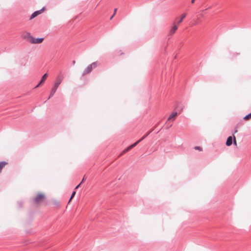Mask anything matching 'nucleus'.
Here are the masks:
<instances>
[{
    "label": "nucleus",
    "mask_w": 251,
    "mask_h": 251,
    "mask_svg": "<svg viewBox=\"0 0 251 251\" xmlns=\"http://www.w3.org/2000/svg\"><path fill=\"white\" fill-rule=\"evenodd\" d=\"M81 183H80L79 184H78L77 186H76L75 187V189H77V188L80 186V185H81Z\"/></svg>",
    "instance_id": "23"
},
{
    "label": "nucleus",
    "mask_w": 251,
    "mask_h": 251,
    "mask_svg": "<svg viewBox=\"0 0 251 251\" xmlns=\"http://www.w3.org/2000/svg\"><path fill=\"white\" fill-rule=\"evenodd\" d=\"M140 142V140H138V141L136 142L134 144H133L129 146V148L130 149V150L131 149H132L133 148H134V147H135Z\"/></svg>",
    "instance_id": "13"
},
{
    "label": "nucleus",
    "mask_w": 251,
    "mask_h": 251,
    "mask_svg": "<svg viewBox=\"0 0 251 251\" xmlns=\"http://www.w3.org/2000/svg\"><path fill=\"white\" fill-rule=\"evenodd\" d=\"M233 144L235 146H237V145L236 137L234 136H233Z\"/></svg>",
    "instance_id": "19"
},
{
    "label": "nucleus",
    "mask_w": 251,
    "mask_h": 251,
    "mask_svg": "<svg viewBox=\"0 0 251 251\" xmlns=\"http://www.w3.org/2000/svg\"><path fill=\"white\" fill-rule=\"evenodd\" d=\"M58 87H56V86H54L53 88L52 89L51 92H50V96L49 97V99L52 97L54 94L55 93Z\"/></svg>",
    "instance_id": "11"
},
{
    "label": "nucleus",
    "mask_w": 251,
    "mask_h": 251,
    "mask_svg": "<svg viewBox=\"0 0 251 251\" xmlns=\"http://www.w3.org/2000/svg\"><path fill=\"white\" fill-rule=\"evenodd\" d=\"M177 112H173L170 115V116L168 117L167 121L172 120L173 121L175 120L176 116H177Z\"/></svg>",
    "instance_id": "7"
},
{
    "label": "nucleus",
    "mask_w": 251,
    "mask_h": 251,
    "mask_svg": "<svg viewBox=\"0 0 251 251\" xmlns=\"http://www.w3.org/2000/svg\"><path fill=\"white\" fill-rule=\"evenodd\" d=\"M195 0H191V3L193 4L195 2Z\"/></svg>",
    "instance_id": "26"
},
{
    "label": "nucleus",
    "mask_w": 251,
    "mask_h": 251,
    "mask_svg": "<svg viewBox=\"0 0 251 251\" xmlns=\"http://www.w3.org/2000/svg\"><path fill=\"white\" fill-rule=\"evenodd\" d=\"M97 66V62H93L91 64H90L89 66H88L86 69L85 70L83 75H86L87 74L89 73L93 68H95Z\"/></svg>",
    "instance_id": "3"
},
{
    "label": "nucleus",
    "mask_w": 251,
    "mask_h": 251,
    "mask_svg": "<svg viewBox=\"0 0 251 251\" xmlns=\"http://www.w3.org/2000/svg\"><path fill=\"white\" fill-rule=\"evenodd\" d=\"M186 15H187V14L186 13L182 14L181 15V18H180V20L179 21H178L177 22H175L178 25H179L181 22H182L183 19L185 18Z\"/></svg>",
    "instance_id": "9"
},
{
    "label": "nucleus",
    "mask_w": 251,
    "mask_h": 251,
    "mask_svg": "<svg viewBox=\"0 0 251 251\" xmlns=\"http://www.w3.org/2000/svg\"><path fill=\"white\" fill-rule=\"evenodd\" d=\"M140 142V140H138V141L136 142L134 144H133L129 146V148L130 149V150L131 149H132L133 148H134V147H135Z\"/></svg>",
    "instance_id": "14"
},
{
    "label": "nucleus",
    "mask_w": 251,
    "mask_h": 251,
    "mask_svg": "<svg viewBox=\"0 0 251 251\" xmlns=\"http://www.w3.org/2000/svg\"><path fill=\"white\" fill-rule=\"evenodd\" d=\"M85 176H84L81 182H80L81 183H82L85 180Z\"/></svg>",
    "instance_id": "24"
},
{
    "label": "nucleus",
    "mask_w": 251,
    "mask_h": 251,
    "mask_svg": "<svg viewBox=\"0 0 251 251\" xmlns=\"http://www.w3.org/2000/svg\"><path fill=\"white\" fill-rule=\"evenodd\" d=\"M173 25V26L169 31V35H173L176 32L178 26L176 22H174Z\"/></svg>",
    "instance_id": "5"
},
{
    "label": "nucleus",
    "mask_w": 251,
    "mask_h": 251,
    "mask_svg": "<svg viewBox=\"0 0 251 251\" xmlns=\"http://www.w3.org/2000/svg\"><path fill=\"white\" fill-rule=\"evenodd\" d=\"M45 199V195L43 193H38L34 198V201L36 203H39Z\"/></svg>",
    "instance_id": "2"
},
{
    "label": "nucleus",
    "mask_w": 251,
    "mask_h": 251,
    "mask_svg": "<svg viewBox=\"0 0 251 251\" xmlns=\"http://www.w3.org/2000/svg\"><path fill=\"white\" fill-rule=\"evenodd\" d=\"M26 38L28 41L31 44H40L44 41L43 38H35L30 35L29 33H26Z\"/></svg>",
    "instance_id": "1"
},
{
    "label": "nucleus",
    "mask_w": 251,
    "mask_h": 251,
    "mask_svg": "<svg viewBox=\"0 0 251 251\" xmlns=\"http://www.w3.org/2000/svg\"><path fill=\"white\" fill-rule=\"evenodd\" d=\"M153 130V129H152L151 131H150L149 133H148L147 134H146V135H145L146 136H147L151 132H152Z\"/></svg>",
    "instance_id": "25"
},
{
    "label": "nucleus",
    "mask_w": 251,
    "mask_h": 251,
    "mask_svg": "<svg viewBox=\"0 0 251 251\" xmlns=\"http://www.w3.org/2000/svg\"><path fill=\"white\" fill-rule=\"evenodd\" d=\"M251 118V113H250L249 114L245 116L244 117V119L246 121H248L249 120V119H250Z\"/></svg>",
    "instance_id": "16"
},
{
    "label": "nucleus",
    "mask_w": 251,
    "mask_h": 251,
    "mask_svg": "<svg viewBox=\"0 0 251 251\" xmlns=\"http://www.w3.org/2000/svg\"><path fill=\"white\" fill-rule=\"evenodd\" d=\"M43 10H39V11H36L35 12H34L32 15L31 16H30V19H32L33 18H34L35 17H36L37 16H38V15L40 14L42 12Z\"/></svg>",
    "instance_id": "8"
},
{
    "label": "nucleus",
    "mask_w": 251,
    "mask_h": 251,
    "mask_svg": "<svg viewBox=\"0 0 251 251\" xmlns=\"http://www.w3.org/2000/svg\"><path fill=\"white\" fill-rule=\"evenodd\" d=\"M117 8H115V9H114V14H114V15H115V14H116V12H117Z\"/></svg>",
    "instance_id": "22"
},
{
    "label": "nucleus",
    "mask_w": 251,
    "mask_h": 251,
    "mask_svg": "<svg viewBox=\"0 0 251 251\" xmlns=\"http://www.w3.org/2000/svg\"><path fill=\"white\" fill-rule=\"evenodd\" d=\"M140 142V140H138V141L136 142L134 144H133L129 146V148L130 149V150L131 149H132L133 148H134V147H135Z\"/></svg>",
    "instance_id": "15"
},
{
    "label": "nucleus",
    "mask_w": 251,
    "mask_h": 251,
    "mask_svg": "<svg viewBox=\"0 0 251 251\" xmlns=\"http://www.w3.org/2000/svg\"><path fill=\"white\" fill-rule=\"evenodd\" d=\"M48 76V74H47V73L43 75V76H42V77L41 78V80L40 81V82L38 83V84L37 85H36L35 86V88H37V87L40 86L41 85H42L44 83V82H45L46 79L47 78Z\"/></svg>",
    "instance_id": "6"
},
{
    "label": "nucleus",
    "mask_w": 251,
    "mask_h": 251,
    "mask_svg": "<svg viewBox=\"0 0 251 251\" xmlns=\"http://www.w3.org/2000/svg\"><path fill=\"white\" fill-rule=\"evenodd\" d=\"M194 149L195 150H198L199 151H202V148L201 147H199V146H196Z\"/></svg>",
    "instance_id": "18"
},
{
    "label": "nucleus",
    "mask_w": 251,
    "mask_h": 251,
    "mask_svg": "<svg viewBox=\"0 0 251 251\" xmlns=\"http://www.w3.org/2000/svg\"><path fill=\"white\" fill-rule=\"evenodd\" d=\"M7 164L6 162H0V172L2 169Z\"/></svg>",
    "instance_id": "12"
},
{
    "label": "nucleus",
    "mask_w": 251,
    "mask_h": 251,
    "mask_svg": "<svg viewBox=\"0 0 251 251\" xmlns=\"http://www.w3.org/2000/svg\"><path fill=\"white\" fill-rule=\"evenodd\" d=\"M147 136L146 135L144 136L142 138H141L139 140L141 142L142 140H143L144 139H145Z\"/></svg>",
    "instance_id": "21"
},
{
    "label": "nucleus",
    "mask_w": 251,
    "mask_h": 251,
    "mask_svg": "<svg viewBox=\"0 0 251 251\" xmlns=\"http://www.w3.org/2000/svg\"><path fill=\"white\" fill-rule=\"evenodd\" d=\"M63 78V75L61 73H60L56 77L55 83L54 84V85L56 86V87H58L59 86V85L62 82Z\"/></svg>",
    "instance_id": "4"
},
{
    "label": "nucleus",
    "mask_w": 251,
    "mask_h": 251,
    "mask_svg": "<svg viewBox=\"0 0 251 251\" xmlns=\"http://www.w3.org/2000/svg\"><path fill=\"white\" fill-rule=\"evenodd\" d=\"M129 150H130V149L129 148V146L125 149L121 153V155H123L125 153H126V152L128 151Z\"/></svg>",
    "instance_id": "17"
},
{
    "label": "nucleus",
    "mask_w": 251,
    "mask_h": 251,
    "mask_svg": "<svg viewBox=\"0 0 251 251\" xmlns=\"http://www.w3.org/2000/svg\"><path fill=\"white\" fill-rule=\"evenodd\" d=\"M75 191L73 192V193H72V196H71V198H70V201H71V200H72V199L73 198V197L75 196Z\"/></svg>",
    "instance_id": "20"
},
{
    "label": "nucleus",
    "mask_w": 251,
    "mask_h": 251,
    "mask_svg": "<svg viewBox=\"0 0 251 251\" xmlns=\"http://www.w3.org/2000/svg\"><path fill=\"white\" fill-rule=\"evenodd\" d=\"M115 15L114 14L111 17L110 19L111 20Z\"/></svg>",
    "instance_id": "27"
},
{
    "label": "nucleus",
    "mask_w": 251,
    "mask_h": 251,
    "mask_svg": "<svg viewBox=\"0 0 251 251\" xmlns=\"http://www.w3.org/2000/svg\"><path fill=\"white\" fill-rule=\"evenodd\" d=\"M232 143V137L231 136H229L227 138L226 142V145L227 146H230Z\"/></svg>",
    "instance_id": "10"
}]
</instances>
